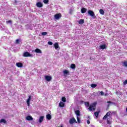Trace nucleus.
Returning <instances> with one entry per match:
<instances>
[{"mask_svg":"<svg viewBox=\"0 0 127 127\" xmlns=\"http://www.w3.org/2000/svg\"><path fill=\"white\" fill-rule=\"evenodd\" d=\"M111 115V111H109L107 113V114L105 115V116L103 117V120H107V119L111 118V117L110 116Z\"/></svg>","mask_w":127,"mask_h":127,"instance_id":"nucleus-4","label":"nucleus"},{"mask_svg":"<svg viewBox=\"0 0 127 127\" xmlns=\"http://www.w3.org/2000/svg\"><path fill=\"white\" fill-rule=\"evenodd\" d=\"M107 123L108 125H112V120H111V118H107Z\"/></svg>","mask_w":127,"mask_h":127,"instance_id":"nucleus-20","label":"nucleus"},{"mask_svg":"<svg viewBox=\"0 0 127 127\" xmlns=\"http://www.w3.org/2000/svg\"><path fill=\"white\" fill-rule=\"evenodd\" d=\"M0 123H3V124H6V121L4 119H2L0 120Z\"/></svg>","mask_w":127,"mask_h":127,"instance_id":"nucleus-26","label":"nucleus"},{"mask_svg":"<svg viewBox=\"0 0 127 127\" xmlns=\"http://www.w3.org/2000/svg\"><path fill=\"white\" fill-rule=\"evenodd\" d=\"M26 120H27V121H33V118L30 116H27L26 117Z\"/></svg>","mask_w":127,"mask_h":127,"instance_id":"nucleus-12","label":"nucleus"},{"mask_svg":"<svg viewBox=\"0 0 127 127\" xmlns=\"http://www.w3.org/2000/svg\"><path fill=\"white\" fill-rule=\"evenodd\" d=\"M52 79V77H51V76H50L49 75H47V76H45V79L48 82H49L50 81H51Z\"/></svg>","mask_w":127,"mask_h":127,"instance_id":"nucleus-11","label":"nucleus"},{"mask_svg":"<svg viewBox=\"0 0 127 127\" xmlns=\"http://www.w3.org/2000/svg\"><path fill=\"white\" fill-rule=\"evenodd\" d=\"M123 66H125V67H127V62L125 61L123 62Z\"/></svg>","mask_w":127,"mask_h":127,"instance_id":"nucleus-31","label":"nucleus"},{"mask_svg":"<svg viewBox=\"0 0 127 127\" xmlns=\"http://www.w3.org/2000/svg\"><path fill=\"white\" fill-rule=\"evenodd\" d=\"M69 13L70 14H72V10H71V9H70L69 12Z\"/></svg>","mask_w":127,"mask_h":127,"instance_id":"nucleus-39","label":"nucleus"},{"mask_svg":"<svg viewBox=\"0 0 127 127\" xmlns=\"http://www.w3.org/2000/svg\"><path fill=\"white\" fill-rule=\"evenodd\" d=\"M116 94H118V92H116Z\"/></svg>","mask_w":127,"mask_h":127,"instance_id":"nucleus-44","label":"nucleus"},{"mask_svg":"<svg viewBox=\"0 0 127 127\" xmlns=\"http://www.w3.org/2000/svg\"><path fill=\"white\" fill-rule=\"evenodd\" d=\"M99 12H100V14H104V13H105V11H104V10H103V9H100Z\"/></svg>","mask_w":127,"mask_h":127,"instance_id":"nucleus-25","label":"nucleus"},{"mask_svg":"<svg viewBox=\"0 0 127 127\" xmlns=\"http://www.w3.org/2000/svg\"><path fill=\"white\" fill-rule=\"evenodd\" d=\"M64 103L62 102H60L59 103V106L61 107V108H64Z\"/></svg>","mask_w":127,"mask_h":127,"instance_id":"nucleus-23","label":"nucleus"},{"mask_svg":"<svg viewBox=\"0 0 127 127\" xmlns=\"http://www.w3.org/2000/svg\"><path fill=\"white\" fill-rule=\"evenodd\" d=\"M123 85H124V86H126V85H127V79L124 81Z\"/></svg>","mask_w":127,"mask_h":127,"instance_id":"nucleus-36","label":"nucleus"},{"mask_svg":"<svg viewBox=\"0 0 127 127\" xmlns=\"http://www.w3.org/2000/svg\"><path fill=\"white\" fill-rule=\"evenodd\" d=\"M54 47L56 50H59L60 49V48H59V44H58V43H55L54 44Z\"/></svg>","mask_w":127,"mask_h":127,"instance_id":"nucleus-10","label":"nucleus"},{"mask_svg":"<svg viewBox=\"0 0 127 127\" xmlns=\"http://www.w3.org/2000/svg\"><path fill=\"white\" fill-rule=\"evenodd\" d=\"M23 56L24 57H33V55L30 54V53L28 52H25L23 54Z\"/></svg>","mask_w":127,"mask_h":127,"instance_id":"nucleus-3","label":"nucleus"},{"mask_svg":"<svg viewBox=\"0 0 127 127\" xmlns=\"http://www.w3.org/2000/svg\"><path fill=\"white\" fill-rule=\"evenodd\" d=\"M98 94H100L101 96H105V93L103 91L98 92Z\"/></svg>","mask_w":127,"mask_h":127,"instance_id":"nucleus-29","label":"nucleus"},{"mask_svg":"<svg viewBox=\"0 0 127 127\" xmlns=\"http://www.w3.org/2000/svg\"><path fill=\"white\" fill-rule=\"evenodd\" d=\"M47 35V32H43L42 33V35L43 36H45Z\"/></svg>","mask_w":127,"mask_h":127,"instance_id":"nucleus-35","label":"nucleus"},{"mask_svg":"<svg viewBox=\"0 0 127 127\" xmlns=\"http://www.w3.org/2000/svg\"><path fill=\"white\" fill-rule=\"evenodd\" d=\"M107 103H108V107H110V104H114V102H112V101H108Z\"/></svg>","mask_w":127,"mask_h":127,"instance_id":"nucleus-33","label":"nucleus"},{"mask_svg":"<svg viewBox=\"0 0 127 127\" xmlns=\"http://www.w3.org/2000/svg\"><path fill=\"white\" fill-rule=\"evenodd\" d=\"M88 13L94 19L97 18V16H96V15H95V12H94V11H92V10H88Z\"/></svg>","mask_w":127,"mask_h":127,"instance_id":"nucleus-2","label":"nucleus"},{"mask_svg":"<svg viewBox=\"0 0 127 127\" xmlns=\"http://www.w3.org/2000/svg\"><path fill=\"white\" fill-rule=\"evenodd\" d=\"M77 121L78 124H80V123H81V120H80V118H79V116L77 117Z\"/></svg>","mask_w":127,"mask_h":127,"instance_id":"nucleus-32","label":"nucleus"},{"mask_svg":"<svg viewBox=\"0 0 127 127\" xmlns=\"http://www.w3.org/2000/svg\"><path fill=\"white\" fill-rule=\"evenodd\" d=\"M36 5L37 7H42L43 6V4L41 2H38L36 3Z\"/></svg>","mask_w":127,"mask_h":127,"instance_id":"nucleus-9","label":"nucleus"},{"mask_svg":"<svg viewBox=\"0 0 127 127\" xmlns=\"http://www.w3.org/2000/svg\"><path fill=\"white\" fill-rule=\"evenodd\" d=\"M52 118V117L50 114H48L46 115V119L47 120H48L49 121H50V120H51Z\"/></svg>","mask_w":127,"mask_h":127,"instance_id":"nucleus-18","label":"nucleus"},{"mask_svg":"<svg viewBox=\"0 0 127 127\" xmlns=\"http://www.w3.org/2000/svg\"><path fill=\"white\" fill-rule=\"evenodd\" d=\"M62 102H63L64 103H65L66 102V98L64 97H63L62 98Z\"/></svg>","mask_w":127,"mask_h":127,"instance_id":"nucleus-30","label":"nucleus"},{"mask_svg":"<svg viewBox=\"0 0 127 127\" xmlns=\"http://www.w3.org/2000/svg\"><path fill=\"white\" fill-rule=\"evenodd\" d=\"M87 123L88 125H90V121L89 120H87Z\"/></svg>","mask_w":127,"mask_h":127,"instance_id":"nucleus-40","label":"nucleus"},{"mask_svg":"<svg viewBox=\"0 0 127 127\" xmlns=\"http://www.w3.org/2000/svg\"><path fill=\"white\" fill-rule=\"evenodd\" d=\"M6 22L7 24L9 23V24H11V23H12V22L10 20L6 21Z\"/></svg>","mask_w":127,"mask_h":127,"instance_id":"nucleus-34","label":"nucleus"},{"mask_svg":"<svg viewBox=\"0 0 127 127\" xmlns=\"http://www.w3.org/2000/svg\"><path fill=\"white\" fill-rule=\"evenodd\" d=\"M16 65L17 66H18L19 68H21L23 66V64L21 63H17L16 64Z\"/></svg>","mask_w":127,"mask_h":127,"instance_id":"nucleus-13","label":"nucleus"},{"mask_svg":"<svg viewBox=\"0 0 127 127\" xmlns=\"http://www.w3.org/2000/svg\"><path fill=\"white\" fill-rule=\"evenodd\" d=\"M108 93L105 94V96H108Z\"/></svg>","mask_w":127,"mask_h":127,"instance_id":"nucleus-42","label":"nucleus"},{"mask_svg":"<svg viewBox=\"0 0 127 127\" xmlns=\"http://www.w3.org/2000/svg\"><path fill=\"white\" fill-rule=\"evenodd\" d=\"M14 2H15V3H16L17 2V0H14Z\"/></svg>","mask_w":127,"mask_h":127,"instance_id":"nucleus-41","label":"nucleus"},{"mask_svg":"<svg viewBox=\"0 0 127 127\" xmlns=\"http://www.w3.org/2000/svg\"><path fill=\"white\" fill-rule=\"evenodd\" d=\"M20 40V39H17V40H16V44H19Z\"/></svg>","mask_w":127,"mask_h":127,"instance_id":"nucleus-37","label":"nucleus"},{"mask_svg":"<svg viewBox=\"0 0 127 127\" xmlns=\"http://www.w3.org/2000/svg\"><path fill=\"white\" fill-rule=\"evenodd\" d=\"M62 16V15L61 14V13H59L58 14H56L54 15V17L55 18V19H57V20L58 19H60L61 17Z\"/></svg>","mask_w":127,"mask_h":127,"instance_id":"nucleus-5","label":"nucleus"},{"mask_svg":"<svg viewBox=\"0 0 127 127\" xmlns=\"http://www.w3.org/2000/svg\"><path fill=\"white\" fill-rule=\"evenodd\" d=\"M63 73L64 76H68V75H69L70 72L68 70L65 69L63 71Z\"/></svg>","mask_w":127,"mask_h":127,"instance_id":"nucleus-8","label":"nucleus"},{"mask_svg":"<svg viewBox=\"0 0 127 127\" xmlns=\"http://www.w3.org/2000/svg\"><path fill=\"white\" fill-rule=\"evenodd\" d=\"M70 68L71 69H75L76 68V64H72L71 65H70Z\"/></svg>","mask_w":127,"mask_h":127,"instance_id":"nucleus-22","label":"nucleus"},{"mask_svg":"<svg viewBox=\"0 0 127 127\" xmlns=\"http://www.w3.org/2000/svg\"><path fill=\"white\" fill-rule=\"evenodd\" d=\"M74 123H77L75 118H73L69 120V124H70V125H73Z\"/></svg>","mask_w":127,"mask_h":127,"instance_id":"nucleus-7","label":"nucleus"},{"mask_svg":"<svg viewBox=\"0 0 127 127\" xmlns=\"http://www.w3.org/2000/svg\"><path fill=\"white\" fill-rule=\"evenodd\" d=\"M87 9L84 7H82L81 9V13H85L87 11Z\"/></svg>","mask_w":127,"mask_h":127,"instance_id":"nucleus-15","label":"nucleus"},{"mask_svg":"<svg viewBox=\"0 0 127 127\" xmlns=\"http://www.w3.org/2000/svg\"><path fill=\"white\" fill-rule=\"evenodd\" d=\"M97 86H98V85L95 84H92L91 85V88H96V87H97Z\"/></svg>","mask_w":127,"mask_h":127,"instance_id":"nucleus-28","label":"nucleus"},{"mask_svg":"<svg viewBox=\"0 0 127 127\" xmlns=\"http://www.w3.org/2000/svg\"><path fill=\"white\" fill-rule=\"evenodd\" d=\"M100 112H101V111H98L94 113V115H95L96 118H99V114H100Z\"/></svg>","mask_w":127,"mask_h":127,"instance_id":"nucleus-17","label":"nucleus"},{"mask_svg":"<svg viewBox=\"0 0 127 127\" xmlns=\"http://www.w3.org/2000/svg\"><path fill=\"white\" fill-rule=\"evenodd\" d=\"M106 45L104 44V45H100L99 46V49H100L104 50V49H106Z\"/></svg>","mask_w":127,"mask_h":127,"instance_id":"nucleus-14","label":"nucleus"},{"mask_svg":"<svg viewBox=\"0 0 127 127\" xmlns=\"http://www.w3.org/2000/svg\"><path fill=\"white\" fill-rule=\"evenodd\" d=\"M116 94H118V92H116Z\"/></svg>","mask_w":127,"mask_h":127,"instance_id":"nucleus-43","label":"nucleus"},{"mask_svg":"<svg viewBox=\"0 0 127 127\" xmlns=\"http://www.w3.org/2000/svg\"><path fill=\"white\" fill-rule=\"evenodd\" d=\"M85 105L86 107H89L88 108V110L92 112V111H95L96 110V106H97V102H94L92 103L91 105H89V102H85Z\"/></svg>","mask_w":127,"mask_h":127,"instance_id":"nucleus-1","label":"nucleus"},{"mask_svg":"<svg viewBox=\"0 0 127 127\" xmlns=\"http://www.w3.org/2000/svg\"><path fill=\"white\" fill-rule=\"evenodd\" d=\"M84 23H85V21H84V19H83L79 20L78 21L79 24H84Z\"/></svg>","mask_w":127,"mask_h":127,"instance_id":"nucleus-19","label":"nucleus"},{"mask_svg":"<svg viewBox=\"0 0 127 127\" xmlns=\"http://www.w3.org/2000/svg\"><path fill=\"white\" fill-rule=\"evenodd\" d=\"M44 119V116H41L39 119V123L41 124L42 122H43V119Z\"/></svg>","mask_w":127,"mask_h":127,"instance_id":"nucleus-16","label":"nucleus"},{"mask_svg":"<svg viewBox=\"0 0 127 127\" xmlns=\"http://www.w3.org/2000/svg\"><path fill=\"white\" fill-rule=\"evenodd\" d=\"M43 2L45 4H48V2H49V0H43Z\"/></svg>","mask_w":127,"mask_h":127,"instance_id":"nucleus-27","label":"nucleus"},{"mask_svg":"<svg viewBox=\"0 0 127 127\" xmlns=\"http://www.w3.org/2000/svg\"><path fill=\"white\" fill-rule=\"evenodd\" d=\"M35 52H36V53H42L41 50L39 49H36L35 50Z\"/></svg>","mask_w":127,"mask_h":127,"instance_id":"nucleus-24","label":"nucleus"},{"mask_svg":"<svg viewBox=\"0 0 127 127\" xmlns=\"http://www.w3.org/2000/svg\"><path fill=\"white\" fill-rule=\"evenodd\" d=\"M75 113L77 117H80V110H76Z\"/></svg>","mask_w":127,"mask_h":127,"instance_id":"nucleus-21","label":"nucleus"},{"mask_svg":"<svg viewBox=\"0 0 127 127\" xmlns=\"http://www.w3.org/2000/svg\"><path fill=\"white\" fill-rule=\"evenodd\" d=\"M30 100H31V96L30 95L29 96L28 98L26 101L28 107H29L30 106Z\"/></svg>","mask_w":127,"mask_h":127,"instance_id":"nucleus-6","label":"nucleus"},{"mask_svg":"<svg viewBox=\"0 0 127 127\" xmlns=\"http://www.w3.org/2000/svg\"><path fill=\"white\" fill-rule=\"evenodd\" d=\"M48 44H49V45H52L53 44V43H52V42L49 41L48 42Z\"/></svg>","mask_w":127,"mask_h":127,"instance_id":"nucleus-38","label":"nucleus"}]
</instances>
